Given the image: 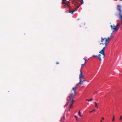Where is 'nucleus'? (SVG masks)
Listing matches in <instances>:
<instances>
[{
	"mask_svg": "<svg viewBox=\"0 0 122 122\" xmlns=\"http://www.w3.org/2000/svg\"><path fill=\"white\" fill-rule=\"evenodd\" d=\"M115 120V116L113 115V118L112 120V121L113 122Z\"/></svg>",
	"mask_w": 122,
	"mask_h": 122,
	"instance_id": "obj_18",
	"label": "nucleus"
},
{
	"mask_svg": "<svg viewBox=\"0 0 122 122\" xmlns=\"http://www.w3.org/2000/svg\"><path fill=\"white\" fill-rule=\"evenodd\" d=\"M85 81L84 80V79H80L79 80V82L78 83L77 85L78 84H81V82H83Z\"/></svg>",
	"mask_w": 122,
	"mask_h": 122,
	"instance_id": "obj_7",
	"label": "nucleus"
},
{
	"mask_svg": "<svg viewBox=\"0 0 122 122\" xmlns=\"http://www.w3.org/2000/svg\"><path fill=\"white\" fill-rule=\"evenodd\" d=\"M112 34L111 33V36L110 37H108L107 38H105V43H106L107 44V43L109 41H110L112 39V38L113 37V36L112 35Z\"/></svg>",
	"mask_w": 122,
	"mask_h": 122,
	"instance_id": "obj_4",
	"label": "nucleus"
},
{
	"mask_svg": "<svg viewBox=\"0 0 122 122\" xmlns=\"http://www.w3.org/2000/svg\"><path fill=\"white\" fill-rule=\"evenodd\" d=\"M119 120L120 121H121L122 120V115H121L120 116V118H119Z\"/></svg>",
	"mask_w": 122,
	"mask_h": 122,
	"instance_id": "obj_15",
	"label": "nucleus"
},
{
	"mask_svg": "<svg viewBox=\"0 0 122 122\" xmlns=\"http://www.w3.org/2000/svg\"><path fill=\"white\" fill-rule=\"evenodd\" d=\"M63 2L61 3V4H64V6L66 7V6L68 7L69 6V0H62Z\"/></svg>",
	"mask_w": 122,
	"mask_h": 122,
	"instance_id": "obj_3",
	"label": "nucleus"
},
{
	"mask_svg": "<svg viewBox=\"0 0 122 122\" xmlns=\"http://www.w3.org/2000/svg\"><path fill=\"white\" fill-rule=\"evenodd\" d=\"M96 93H97V92H96Z\"/></svg>",
	"mask_w": 122,
	"mask_h": 122,
	"instance_id": "obj_32",
	"label": "nucleus"
},
{
	"mask_svg": "<svg viewBox=\"0 0 122 122\" xmlns=\"http://www.w3.org/2000/svg\"><path fill=\"white\" fill-rule=\"evenodd\" d=\"M83 59L84 60H86V59L85 58H83Z\"/></svg>",
	"mask_w": 122,
	"mask_h": 122,
	"instance_id": "obj_28",
	"label": "nucleus"
},
{
	"mask_svg": "<svg viewBox=\"0 0 122 122\" xmlns=\"http://www.w3.org/2000/svg\"><path fill=\"white\" fill-rule=\"evenodd\" d=\"M85 63H86V59L85 60Z\"/></svg>",
	"mask_w": 122,
	"mask_h": 122,
	"instance_id": "obj_25",
	"label": "nucleus"
},
{
	"mask_svg": "<svg viewBox=\"0 0 122 122\" xmlns=\"http://www.w3.org/2000/svg\"><path fill=\"white\" fill-rule=\"evenodd\" d=\"M74 101V100H72V99H71V100H67V102L66 104V105L67 106L68 105H70L69 110V111H70V109L73 107L72 105Z\"/></svg>",
	"mask_w": 122,
	"mask_h": 122,
	"instance_id": "obj_2",
	"label": "nucleus"
},
{
	"mask_svg": "<svg viewBox=\"0 0 122 122\" xmlns=\"http://www.w3.org/2000/svg\"><path fill=\"white\" fill-rule=\"evenodd\" d=\"M63 122H64V120L63 121Z\"/></svg>",
	"mask_w": 122,
	"mask_h": 122,
	"instance_id": "obj_30",
	"label": "nucleus"
},
{
	"mask_svg": "<svg viewBox=\"0 0 122 122\" xmlns=\"http://www.w3.org/2000/svg\"><path fill=\"white\" fill-rule=\"evenodd\" d=\"M86 64L85 63H84V64H81V65L82 66H83L84 65H85Z\"/></svg>",
	"mask_w": 122,
	"mask_h": 122,
	"instance_id": "obj_21",
	"label": "nucleus"
},
{
	"mask_svg": "<svg viewBox=\"0 0 122 122\" xmlns=\"http://www.w3.org/2000/svg\"><path fill=\"white\" fill-rule=\"evenodd\" d=\"M86 101H88V100H88V99H86Z\"/></svg>",
	"mask_w": 122,
	"mask_h": 122,
	"instance_id": "obj_26",
	"label": "nucleus"
},
{
	"mask_svg": "<svg viewBox=\"0 0 122 122\" xmlns=\"http://www.w3.org/2000/svg\"><path fill=\"white\" fill-rule=\"evenodd\" d=\"M102 119L103 120H104V117H102Z\"/></svg>",
	"mask_w": 122,
	"mask_h": 122,
	"instance_id": "obj_24",
	"label": "nucleus"
},
{
	"mask_svg": "<svg viewBox=\"0 0 122 122\" xmlns=\"http://www.w3.org/2000/svg\"><path fill=\"white\" fill-rule=\"evenodd\" d=\"M102 44L103 45H105V46L104 47H103V48L102 50H104V49H105L106 46H107V44L106 43H101L100 44Z\"/></svg>",
	"mask_w": 122,
	"mask_h": 122,
	"instance_id": "obj_9",
	"label": "nucleus"
},
{
	"mask_svg": "<svg viewBox=\"0 0 122 122\" xmlns=\"http://www.w3.org/2000/svg\"><path fill=\"white\" fill-rule=\"evenodd\" d=\"M99 53L102 55V57L103 58H104L105 56L104 51L103 50H102L99 52Z\"/></svg>",
	"mask_w": 122,
	"mask_h": 122,
	"instance_id": "obj_6",
	"label": "nucleus"
},
{
	"mask_svg": "<svg viewBox=\"0 0 122 122\" xmlns=\"http://www.w3.org/2000/svg\"><path fill=\"white\" fill-rule=\"evenodd\" d=\"M101 55L99 54L98 55V56H96V55H94L93 56V57H98V58L100 59V61H102V59L101 58Z\"/></svg>",
	"mask_w": 122,
	"mask_h": 122,
	"instance_id": "obj_10",
	"label": "nucleus"
},
{
	"mask_svg": "<svg viewBox=\"0 0 122 122\" xmlns=\"http://www.w3.org/2000/svg\"><path fill=\"white\" fill-rule=\"evenodd\" d=\"M65 119V116L64 114H63L62 115V116L61 117V120H60L61 121H63L64 120H64Z\"/></svg>",
	"mask_w": 122,
	"mask_h": 122,
	"instance_id": "obj_11",
	"label": "nucleus"
},
{
	"mask_svg": "<svg viewBox=\"0 0 122 122\" xmlns=\"http://www.w3.org/2000/svg\"><path fill=\"white\" fill-rule=\"evenodd\" d=\"M78 115L81 117H82V116L81 115V113L80 112V111H79L78 113Z\"/></svg>",
	"mask_w": 122,
	"mask_h": 122,
	"instance_id": "obj_14",
	"label": "nucleus"
},
{
	"mask_svg": "<svg viewBox=\"0 0 122 122\" xmlns=\"http://www.w3.org/2000/svg\"><path fill=\"white\" fill-rule=\"evenodd\" d=\"M100 122H103L102 121V120H100Z\"/></svg>",
	"mask_w": 122,
	"mask_h": 122,
	"instance_id": "obj_27",
	"label": "nucleus"
},
{
	"mask_svg": "<svg viewBox=\"0 0 122 122\" xmlns=\"http://www.w3.org/2000/svg\"><path fill=\"white\" fill-rule=\"evenodd\" d=\"M77 89V87L76 86L72 88V90L73 91V92L70 93L68 96V97L70 98V100H71L72 99V100H74L73 99V98L76 95V90Z\"/></svg>",
	"mask_w": 122,
	"mask_h": 122,
	"instance_id": "obj_1",
	"label": "nucleus"
},
{
	"mask_svg": "<svg viewBox=\"0 0 122 122\" xmlns=\"http://www.w3.org/2000/svg\"><path fill=\"white\" fill-rule=\"evenodd\" d=\"M59 64V62H57L56 63V64Z\"/></svg>",
	"mask_w": 122,
	"mask_h": 122,
	"instance_id": "obj_23",
	"label": "nucleus"
},
{
	"mask_svg": "<svg viewBox=\"0 0 122 122\" xmlns=\"http://www.w3.org/2000/svg\"><path fill=\"white\" fill-rule=\"evenodd\" d=\"M120 18L121 20L122 21V15H120Z\"/></svg>",
	"mask_w": 122,
	"mask_h": 122,
	"instance_id": "obj_20",
	"label": "nucleus"
},
{
	"mask_svg": "<svg viewBox=\"0 0 122 122\" xmlns=\"http://www.w3.org/2000/svg\"><path fill=\"white\" fill-rule=\"evenodd\" d=\"M105 38H103L102 37H101V41L102 42V43H103V41H104L105 39Z\"/></svg>",
	"mask_w": 122,
	"mask_h": 122,
	"instance_id": "obj_13",
	"label": "nucleus"
},
{
	"mask_svg": "<svg viewBox=\"0 0 122 122\" xmlns=\"http://www.w3.org/2000/svg\"><path fill=\"white\" fill-rule=\"evenodd\" d=\"M93 103H95V107L97 108L98 107L97 103L96 102H94Z\"/></svg>",
	"mask_w": 122,
	"mask_h": 122,
	"instance_id": "obj_12",
	"label": "nucleus"
},
{
	"mask_svg": "<svg viewBox=\"0 0 122 122\" xmlns=\"http://www.w3.org/2000/svg\"><path fill=\"white\" fill-rule=\"evenodd\" d=\"M120 1H122V0H120Z\"/></svg>",
	"mask_w": 122,
	"mask_h": 122,
	"instance_id": "obj_31",
	"label": "nucleus"
},
{
	"mask_svg": "<svg viewBox=\"0 0 122 122\" xmlns=\"http://www.w3.org/2000/svg\"><path fill=\"white\" fill-rule=\"evenodd\" d=\"M74 117L76 118H78V117L76 116H75Z\"/></svg>",
	"mask_w": 122,
	"mask_h": 122,
	"instance_id": "obj_22",
	"label": "nucleus"
},
{
	"mask_svg": "<svg viewBox=\"0 0 122 122\" xmlns=\"http://www.w3.org/2000/svg\"><path fill=\"white\" fill-rule=\"evenodd\" d=\"M76 120H77V118H76Z\"/></svg>",
	"mask_w": 122,
	"mask_h": 122,
	"instance_id": "obj_29",
	"label": "nucleus"
},
{
	"mask_svg": "<svg viewBox=\"0 0 122 122\" xmlns=\"http://www.w3.org/2000/svg\"><path fill=\"white\" fill-rule=\"evenodd\" d=\"M93 100V98H91L89 100H88V102H91V101L92 100Z\"/></svg>",
	"mask_w": 122,
	"mask_h": 122,
	"instance_id": "obj_19",
	"label": "nucleus"
},
{
	"mask_svg": "<svg viewBox=\"0 0 122 122\" xmlns=\"http://www.w3.org/2000/svg\"><path fill=\"white\" fill-rule=\"evenodd\" d=\"M84 75L82 74L81 70H80V74L79 75V80L82 79H84Z\"/></svg>",
	"mask_w": 122,
	"mask_h": 122,
	"instance_id": "obj_5",
	"label": "nucleus"
},
{
	"mask_svg": "<svg viewBox=\"0 0 122 122\" xmlns=\"http://www.w3.org/2000/svg\"><path fill=\"white\" fill-rule=\"evenodd\" d=\"M121 6L119 5H117V10L119 11L120 14H121Z\"/></svg>",
	"mask_w": 122,
	"mask_h": 122,
	"instance_id": "obj_8",
	"label": "nucleus"
},
{
	"mask_svg": "<svg viewBox=\"0 0 122 122\" xmlns=\"http://www.w3.org/2000/svg\"><path fill=\"white\" fill-rule=\"evenodd\" d=\"M74 11H75V10H73L71 11H69V13H71L72 14H73V12Z\"/></svg>",
	"mask_w": 122,
	"mask_h": 122,
	"instance_id": "obj_17",
	"label": "nucleus"
},
{
	"mask_svg": "<svg viewBox=\"0 0 122 122\" xmlns=\"http://www.w3.org/2000/svg\"><path fill=\"white\" fill-rule=\"evenodd\" d=\"M96 111V110H95V109H93L92 111H90L89 112L90 113H91V112H95Z\"/></svg>",
	"mask_w": 122,
	"mask_h": 122,
	"instance_id": "obj_16",
	"label": "nucleus"
}]
</instances>
